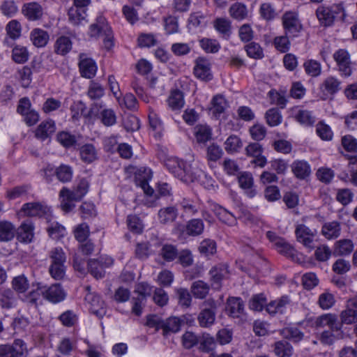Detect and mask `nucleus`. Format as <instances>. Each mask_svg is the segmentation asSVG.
I'll return each instance as SVG.
<instances>
[{"mask_svg":"<svg viewBox=\"0 0 357 357\" xmlns=\"http://www.w3.org/2000/svg\"><path fill=\"white\" fill-rule=\"evenodd\" d=\"M275 249L281 254L291 258L298 263L302 262L301 255L297 250L284 239L279 240L275 246Z\"/></svg>","mask_w":357,"mask_h":357,"instance_id":"21","label":"nucleus"},{"mask_svg":"<svg viewBox=\"0 0 357 357\" xmlns=\"http://www.w3.org/2000/svg\"><path fill=\"white\" fill-rule=\"evenodd\" d=\"M167 102L172 111H180L185 105L183 93L178 89L172 90L167 99Z\"/></svg>","mask_w":357,"mask_h":357,"instance_id":"26","label":"nucleus"},{"mask_svg":"<svg viewBox=\"0 0 357 357\" xmlns=\"http://www.w3.org/2000/svg\"><path fill=\"white\" fill-rule=\"evenodd\" d=\"M66 296L64 290L59 284H54L49 287L43 285V298L52 303L63 301Z\"/></svg>","mask_w":357,"mask_h":357,"instance_id":"13","label":"nucleus"},{"mask_svg":"<svg viewBox=\"0 0 357 357\" xmlns=\"http://www.w3.org/2000/svg\"><path fill=\"white\" fill-rule=\"evenodd\" d=\"M316 133L324 141H331L333 137L331 128L324 121L317 123L316 125Z\"/></svg>","mask_w":357,"mask_h":357,"instance_id":"53","label":"nucleus"},{"mask_svg":"<svg viewBox=\"0 0 357 357\" xmlns=\"http://www.w3.org/2000/svg\"><path fill=\"white\" fill-rule=\"evenodd\" d=\"M341 223L337 220L326 222L321 227V234L327 240L336 239L340 236Z\"/></svg>","mask_w":357,"mask_h":357,"instance_id":"19","label":"nucleus"},{"mask_svg":"<svg viewBox=\"0 0 357 357\" xmlns=\"http://www.w3.org/2000/svg\"><path fill=\"white\" fill-rule=\"evenodd\" d=\"M81 160L86 163H91L98 158V151L94 145L86 144L79 148Z\"/></svg>","mask_w":357,"mask_h":357,"instance_id":"35","label":"nucleus"},{"mask_svg":"<svg viewBox=\"0 0 357 357\" xmlns=\"http://www.w3.org/2000/svg\"><path fill=\"white\" fill-rule=\"evenodd\" d=\"M89 270L91 274L96 278H102L105 276L104 266L97 259H90L88 261Z\"/></svg>","mask_w":357,"mask_h":357,"instance_id":"62","label":"nucleus"},{"mask_svg":"<svg viewBox=\"0 0 357 357\" xmlns=\"http://www.w3.org/2000/svg\"><path fill=\"white\" fill-rule=\"evenodd\" d=\"M352 301H347L346 308L340 314L341 328L343 324L350 325L357 322V307L352 306Z\"/></svg>","mask_w":357,"mask_h":357,"instance_id":"23","label":"nucleus"},{"mask_svg":"<svg viewBox=\"0 0 357 357\" xmlns=\"http://www.w3.org/2000/svg\"><path fill=\"white\" fill-rule=\"evenodd\" d=\"M50 236L53 239H59L66 235V229L56 222L50 224L47 228Z\"/></svg>","mask_w":357,"mask_h":357,"instance_id":"61","label":"nucleus"},{"mask_svg":"<svg viewBox=\"0 0 357 357\" xmlns=\"http://www.w3.org/2000/svg\"><path fill=\"white\" fill-rule=\"evenodd\" d=\"M228 107L225 98L220 95L215 96L212 100V107L211 111L215 116H220L224 113Z\"/></svg>","mask_w":357,"mask_h":357,"instance_id":"47","label":"nucleus"},{"mask_svg":"<svg viewBox=\"0 0 357 357\" xmlns=\"http://www.w3.org/2000/svg\"><path fill=\"white\" fill-rule=\"evenodd\" d=\"M89 36L96 38L102 37L103 44L107 50H110L114 45L112 31L103 16H98L96 22L90 26Z\"/></svg>","mask_w":357,"mask_h":357,"instance_id":"3","label":"nucleus"},{"mask_svg":"<svg viewBox=\"0 0 357 357\" xmlns=\"http://www.w3.org/2000/svg\"><path fill=\"white\" fill-rule=\"evenodd\" d=\"M282 23L285 34L291 38L299 36L303 25L296 13L291 11L284 13L282 17Z\"/></svg>","mask_w":357,"mask_h":357,"instance_id":"5","label":"nucleus"},{"mask_svg":"<svg viewBox=\"0 0 357 357\" xmlns=\"http://www.w3.org/2000/svg\"><path fill=\"white\" fill-rule=\"evenodd\" d=\"M56 131V125L51 119L42 121L35 130V137L42 141L50 137Z\"/></svg>","mask_w":357,"mask_h":357,"instance_id":"22","label":"nucleus"},{"mask_svg":"<svg viewBox=\"0 0 357 357\" xmlns=\"http://www.w3.org/2000/svg\"><path fill=\"white\" fill-rule=\"evenodd\" d=\"M22 13L29 20H36L42 16L43 9L38 3L31 2L24 5Z\"/></svg>","mask_w":357,"mask_h":357,"instance_id":"34","label":"nucleus"},{"mask_svg":"<svg viewBox=\"0 0 357 357\" xmlns=\"http://www.w3.org/2000/svg\"><path fill=\"white\" fill-rule=\"evenodd\" d=\"M85 301L89 305V309L91 313L96 314L99 318H102L105 314V303L100 296L89 292L85 296Z\"/></svg>","mask_w":357,"mask_h":357,"instance_id":"12","label":"nucleus"},{"mask_svg":"<svg viewBox=\"0 0 357 357\" xmlns=\"http://www.w3.org/2000/svg\"><path fill=\"white\" fill-rule=\"evenodd\" d=\"M105 95V88L98 82L91 81L88 87L87 96L91 100H98Z\"/></svg>","mask_w":357,"mask_h":357,"instance_id":"54","label":"nucleus"},{"mask_svg":"<svg viewBox=\"0 0 357 357\" xmlns=\"http://www.w3.org/2000/svg\"><path fill=\"white\" fill-rule=\"evenodd\" d=\"M215 30L222 35L223 38H228L231 33V21L225 17L217 18L213 23Z\"/></svg>","mask_w":357,"mask_h":357,"instance_id":"40","label":"nucleus"},{"mask_svg":"<svg viewBox=\"0 0 357 357\" xmlns=\"http://www.w3.org/2000/svg\"><path fill=\"white\" fill-rule=\"evenodd\" d=\"M33 289L29 293L24 294L22 298V301L27 305L37 307L42 303L41 296L43 297V285L37 283L35 286L33 284Z\"/></svg>","mask_w":357,"mask_h":357,"instance_id":"17","label":"nucleus"},{"mask_svg":"<svg viewBox=\"0 0 357 357\" xmlns=\"http://www.w3.org/2000/svg\"><path fill=\"white\" fill-rule=\"evenodd\" d=\"M196 139L199 143H205L211 138V130L207 126L199 125L195 128Z\"/></svg>","mask_w":357,"mask_h":357,"instance_id":"57","label":"nucleus"},{"mask_svg":"<svg viewBox=\"0 0 357 357\" xmlns=\"http://www.w3.org/2000/svg\"><path fill=\"white\" fill-rule=\"evenodd\" d=\"M56 139L58 142L66 148L72 147L77 142L75 135L64 131L59 132L57 134Z\"/></svg>","mask_w":357,"mask_h":357,"instance_id":"64","label":"nucleus"},{"mask_svg":"<svg viewBox=\"0 0 357 357\" xmlns=\"http://www.w3.org/2000/svg\"><path fill=\"white\" fill-rule=\"evenodd\" d=\"M178 216V209L175 206H167L161 208L158 213V220L161 224L173 222Z\"/></svg>","mask_w":357,"mask_h":357,"instance_id":"31","label":"nucleus"},{"mask_svg":"<svg viewBox=\"0 0 357 357\" xmlns=\"http://www.w3.org/2000/svg\"><path fill=\"white\" fill-rule=\"evenodd\" d=\"M274 352L278 357H290L293 348L287 341H278L275 343Z\"/></svg>","mask_w":357,"mask_h":357,"instance_id":"51","label":"nucleus"},{"mask_svg":"<svg viewBox=\"0 0 357 357\" xmlns=\"http://www.w3.org/2000/svg\"><path fill=\"white\" fill-rule=\"evenodd\" d=\"M49 211L50 209L46 206H43L38 202H30L24 204L20 213L24 216L41 217L47 214Z\"/></svg>","mask_w":357,"mask_h":357,"instance_id":"20","label":"nucleus"},{"mask_svg":"<svg viewBox=\"0 0 357 357\" xmlns=\"http://www.w3.org/2000/svg\"><path fill=\"white\" fill-rule=\"evenodd\" d=\"M306 74L312 77H317L321 73V64L314 59H308L303 63Z\"/></svg>","mask_w":357,"mask_h":357,"instance_id":"46","label":"nucleus"},{"mask_svg":"<svg viewBox=\"0 0 357 357\" xmlns=\"http://www.w3.org/2000/svg\"><path fill=\"white\" fill-rule=\"evenodd\" d=\"M201 47L207 53H216L220 49V45L218 40L204 38L199 40Z\"/></svg>","mask_w":357,"mask_h":357,"instance_id":"60","label":"nucleus"},{"mask_svg":"<svg viewBox=\"0 0 357 357\" xmlns=\"http://www.w3.org/2000/svg\"><path fill=\"white\" fill-rule=\"evenodd\" d=\"M33 223L29 220L22 223L18 229L19 239L25 243H30L33 238Z\"/></svg>","mask_w":357,"mask_h":357,"instance_id":"39","label":"nucleus"},{"mask_svg":"<svg viewBox=\"0 0 357 357\" xmlns=\"http://www.w3.org/2000/svg\"><path fill=\"white\" fill-rule=\"evenodd\" d=\"M343 331H333L332 330H324L317 335L318 340L324 345H332L336 340L343 337Z\"/></svg>","mask_w":357,"mask_h":357,"instance_id":"30","label":"nucleus"},{"mask_svg":"<svg viewBox=\"0 0 357 357\" xmlns=\"http://www.w3.org/2000/svg\"><path fill=\"white\" fill-rule=\"evenodd\" d=\"M333 57L340 75L345 77H349L352 74V68L349 52L345 49H339L333 53Z\"/></svg>","mask_w":357,"mask_h":357,"instance_id":"7","label":"nucleus"},{"mask_svg":"<svg viewBox=\"0 0 357 357\" xmlns=\"http://www.w3.org/2000/svg\"><path fill=\"white\" fill-rule=\"evenodd\" d=\"M73 168L68 165L61 164L56 169V178L62 183L70 182L73 178Z\"/></svg>","mask_w":357,"mask_h":357,"instance_id":"48","label":"nucleus"},{"mask_svg":"<svg viewBox=\"0 0 357 357\" xmlns=\"http://www.w3.org/2000/svg\"><path fill=\"white\" fill-rule=\"evenodd\" d=\"M91 110L96 112L101 123L105 126H112L116 123V114L112 108H108L103 102H95Z\"/></svg>","mask_w":357,"mask_h":357,"instance_id":"8","label":"nucleus"},{"mask_svg":"<svg viewBox=\"0 0 357 357\" xmlns=\"http://www.w3.org/2000/svg\"><path fill=\"white\" fill-rule=\"evenodd\" d=\"M290 303V299L287 296H283L280 298L271 301L266 305V311L271 314L278 313L282 314Z\"/></svg>","mask_w":357,"mask_h":357,"instance_id":"28","label":"nucleus"},{"mask_svg":"<svg viewBox=\"0 0 357 357\" xmlns=\"http://www.w3.org/2000/svg\"><path fill=\"white\" fill-rule=\"evenodd\" d=\"M354 244L351 239L343 238L337 241L333 245V253L336 256H347L354 250Z\"/></svg>","mask_w":357,"mask_h":357,"instance_id":"29","label":"nucleus"},{"mask_svg":"<svg viewBox=\"0 0 357 357\" xmlns=\"http://www.w3.org/2000/svg\"><path fill=\"white\" fill-rule=\"evenodd\" d=\"M293 117L301 125L305 126H310L315 122V116L312 112L301 109L298 107L292 109Z\"/></svg>","mask_w":357,"mask_h":357,"instance_id":"25","label":"nucleus"},{"mask_svg":"<svg viewBox=\"0 0 357 357\" xmlns=\"http://www.w3.org/2000/svg\"><path fill=\"white\" fill-rule=\"evenodd\" d=\"M15 227L10 222L6 220L0 222V241H11L15 235Z\"/></svg>","mask_w":357,"mask_h":357,"instance_id":"41","label":"nucleus"},{"mask_svg":"<svg viewBox=\"0 0 357 357\" xmlns=\"http://www.w3.org/2000/svg\"><path fill=\"white\" fill-rule=\"evenodd\" d=\"M242 146L241 139L234 135H230L225 142V149L229 153L238 152Z\"/></svg>","mask_w":357,"mask_h":357,"instance_id":"52","label":"nucleus"},{"mask_svg":"<svg viewBox=\"0 0 357 357\" xmlns=\"http://www.w3.org/2000/svg\"><path fill=\"white\" fill-rule=\"evenodd\" d=\"M204 229V224L201 219L195 218L189 220L185 225V231L190 236L201 235Z\"/></svg>","mask_w":357,"mask_h":357,"instance_id":"38","label":"nucleus"},{"mask_svg":"<svg viewBox=\"0 0 357 357\" xmlns=\"http://www.w3.org/2000/svg\"><path fill=\"white\" fill-rule=\"evenodd\" d=\"M160 255L165 261H172L178 257V251L174 245L165 244L162 245Z\"/></svg>","mask_w":357,"mask_h":357,"instance_id":"63","label":"nucleus"},{"mask_svg":"<svg viewBox=\"0 0 357 357\" xmlns=\"http://www.w3.org/2000/svg\"><path fill=\"white\" fill-rule=\"evenodd\" d=\"M226 312L233 319H238L239 321L245 319L244 303L239 297H229L226 303Z\"/></svg>","mask_w":357,"mask_h":357,"instance_id":"9","label":"nucleus"},{"mask_svg":"<svg viewBox=\"0 0 357 357\" xmlns=\"http://www.w3.org/2000/svg\"><path fill=\"white\" fill-rule=\"evenodd\" d=\"M238 183L248 197L253 198L257 195V190L254 188V178L250 172L240 173L238 176Z\"/></svg>","mask_w":357,"mask_h":357,"instance_id":"16","label":"nucleus"},{"mask_svg":"<svg viewBox=\"0 0 357 357\" xmlns=\"http://www.w3.org/2000/svg\"><path fill=\"white\" fill-rule=\"evenodd\" d=\"M290 38L289 36L285 33L283 36H276L273 40L275 49L282 53L287 52L291 46Z\"/></svg>","mask_w":357,"mask_h":357,"instance_id":"59","label":"nucleus"},{"mask_svg":"<svg viewBox=\"0 0 357 357\" xmlns=\"http://www.w3.org/2000/svg\"><path fill=\"white\" fill-rule=\"evenodd\" d=\"M312 326L316 328L328 327V330L333 331H340L341 329V324H340L337 315L332 313L324 314L317 317Z\"/></svg>","mask_w":357,"mask_h":357,"instance_id":"10","label":"nucleus"},{"mask_svg":"<svg viewBox=\"0 0 357 357\" xmlns=\"http://www.w3.org/2000/svg\"><path fill=\"white\" fill-rule=\"evenodd\" d=\"M215 311L212 309L202 308L197 317L199 326L202 328L211 326L215 322Z\"/></svg>","mask_w":357,"mask_h":357,"instance_id":"32","label":"nucleus"},{"mask_svg":"<svg viewBox=\"0 0 357 357\" xmlns=\"http://www.w3.org/2000/svg\"><path fill=\"white\" fill-rule=\"evenodd\" d=\"M79 59V69L82 77L86 79L93 78L98 70L95 61L85 54H80Z\"/></svg>","mask_w":357,"mask_h":357,"instance_id":"11","label":"nucleus"},{"mask_svg":"<svg viewBox=\"0 0 357 357\" xmlns=\"http://www.w3.org/2000/svg\"><path fill=\"white\" fill-rule=\"evenodd\" d=\"M72 48V42L68 37L61 36L59 37L54 44L55 52L65 55L70 52Z\"/></svg>","mask_w":357,"mask_h":357,"instance_id":"49","label":"nucleus"},{"mask_svg":"<svg viewBox=\"0 0 357 357\" xmlns=\"http://www.w3.org/2000/svg\"><path fill=\"white\" fill-rule=\"evenodd\" d=\"M229 274L228 267L226 264H218L211 268L209 275L212 284H216V288L220 287V282Z\"/></svg>","mask_w":357,"mask_h":357,"instance_id":"27","label":"nucleus"},{"mask_svg":"<svg viewBox=\"0 0 357 357\" xmlns=\"http://www.w3.org/2000/svg\"><path fill=\"white\" fill-rule=\"evenodd\" d=\"M89 184L87 180L81 179L73 190L63 188L60 192L61 207L66 212H69L75 207L73 202L80 201L88 192Z\"/></svg>","mask_w":357,"mask_h":357,"instance_id":"2","label":"nucleus"},{"mask_svg":"<svg viewBox=\"0 0 357 357\" xmlns=\"http://www.w3.org/2000/svg\"><path fill=\"white\" fill-rule=\"evenodd\" d=\"M280 334L294 342H299L304 337V333L296 327H288L283 328Z\"/></svg>","mask_w":357,"mask_h":357,"instance_id":"50","label":"nucleus"},{"mask_svg":"<svg viewBox=\"0 0 357 357\" xmlns=\"http://www.w3.org/2000/svg\"><path fill=\"white\" fill-rule=\"evenodd\" d=\"M15 305L16 298L11 289H5L0 294V305L2 308L10 309Z\"/></svg>","mask_w":357,"mask_h":357,"instance_id":"44","label":"nucleus"},{"mask_svg":"<svg viewBox=\"0 0 357 357\" xmlns=\"http://www.w3.org/2000/svg\"><path fill=\"white\" fill-rule=\"evenodd\" d=\"M194 74L196 77L208 81L212 79L211 63L208 60L203 57H199L195 60Z\"/></svg>","mask_w":357,"mask_h":357,"instance_id":"14","label":"nucleus"},{"mask_svg":"<svg viewBox=\"0 0 357 357\" xmlns=\"http://www.w3.org/2000/svg\"><path fill=\"white\" fill-rule=\"evenodd\" d=\"M316 15L320 24L324 26H331L336 18L344 20L345 13L342 4H335L331 6H319Z\"/></svg>","mask_w":357,"mask_h":357,"instance_id":"4","label":"nucleus"},{"mask_svg":"<svg viewBox=\"0 0 357 357\" xmlns=\"http://www.w3.org/2000/svg\"><path fill=\"white\" fill-rule=\"evenodd\" d=\"M317 234V229H310L304 224L297 225L295 229V235L297 241L310 251H312L315 248L314 238Z\"/></svg>","mask_w":357,"mask_h":357,"instance_id":"6","label":"nucleus"},{"mask_svg":"<svg viewBox=\"0 0 357 357\" xmlns=\"http://www.w3.org/2000/svg\"><path fill=\"white\" fill-rule=\"evenodd\" d=\"M13 289L18 294H25L29 288V282L24 275L15 277L11 282Z\"/></svg>","mask_w":357,"mask_h":357,"instance_id":"45","label":"nucleus"},{"mask_svg":"<svg viewBox=\"0 0 357 357\" xmlns=\"http://www.w3.org/2000/svg\"><path fill=\"white\" fill-rule=\"evenodd\" d=\"M165 165L170 173L184 183H192L199 176L197 168L176 158H168Z\"/></svg>","mask_w":357,"mask_h":357,"instance_id":"1","label":"nucleus"},{"mask_svg":"<svg viewBox=\"0 0 357 357\" xmlns=\"http://www.w3.org/2000/svg\"><path fill=\"white\" fill-rule=\"evenodd\" d=\"M291 169L294 176L300 180L306 179L312 173L311 166L305 160H296L291 165Z\"/></svg>","mask_w":357,"mask_h":357,"instance_id":"18","label":"nucleus"},{"mask_svg":"<svg viewBox=\"0 0 357 357\" xmlns=\"http://www.w3.org/2000/svg\"><path fill=\"white\" fill-rule=\"evenodd\" d=\"M49 38L47 32L41 29H34L30 34L31 40L37 47H45L48 43Z\"/></svg>","mask_w":357,"mask_h":357,"instance_id":"36","label":"nucleus"},{"mask_svg":"<svg viewBox=\"0 0 357 357\" xmlns=\"http://www.w3.org/2000/svg\"><path fill=\"white\" fill-rule=\"evenodd\" d=\"M230 16L236 20H243L248 17V11L245 4L234 3L229 9Z\"/></svg>","mask_w":357,"mask_h":357,"instance_id":"42","label":"nucleus"},{"mask_svg":"<svg viewBox=\"0 0 357 357\" xmlns=\"http://www.w3.org/2000/svg\"><path fill=\"white\" fill-rule=\"evenodd\" d=\"M86 17V11L82 8L72 6L68 10L69 20L75 25H77L84 20Z\"/></svg>","mask_w":357,"mask_h":357,"instance_id":"58","label":"nucleus"},{"mask_svg":"<svg viewBox=\"0 0 357 357\" xmlns=\"http://www.w3.org/2000/svg\"><path fill=\"white\" fill-rule=\"evenodd\" d=\"M335 296L328 291H324V293L321 294L319 296V306L324 310L331 309L335 305Z\"/></svg>","mask_w":357,"mask_h":357,"instance_id":"55","label":"nucleus"},{"mask_svg":"<svg viewBox=\"0 0 357 357\" xmlns=\"http://www.w3.org/2000/svg\"><path fill=\"white\" fill-rule=\"evenodd\" d=\"M342 89V82L335 76H327L321 82L320 89L328 95H334Z\"/></svg>","mask_w":357,"mask_h":357,"instance_id":"24","label":"nucleus"},{"mask_svg":"<svg viewBox=\"0 0 357 357\" xmlns=\"http://www.w3.org/2000/svg\"><path fill=\"white\" fill-rule=\"evenodd\" d=\"M214 212L216 216L219 218L220 221L222 222L232 226L236 224V217L229 211L225 209V208L217 206L214 208Z\"/></svg>","mask_w":357,"mask_h":357,"instance_id":"43","label":"nucleus"},{"mask_svg":"<svg viewBox=\"0 0 357 357\" xmlns=\"http://www.w3.org/2000/svg\"><path fill=\"white\" fill-rule=\"evenodd\" d=\"M182 320L176 317H172L163 320L162 334L166 336L169 333H175L180 331Z\"/></svg>","mask_w":357,"mask_h":357,"instance_id":"37","label":"nucleus"},{"mask_svg":"<svg viewBox=\"0 0 357 357\" xmlns=\"http://www.w3.org/2000/svg\"><path fill=\"white\" fill-rule=\"evenodd\" d=\"M210 286L202 280H197L192 282L190 291L195 298L204 299L208 294Z\"/></svg>","mask_w":357,"mask_h":357,"instance_id":"33","label":"nucleus"},{"mask_svg":"<svg viewBox=\"0 0 357 357\" xmlns=\"http://www.w3.org/2000/svg\"><path fill=\"white\" fill-rule=\"evenodd\" d=\"M29 52L26 47L16 45L12 51V58L15 63H24L29 59Z\"/></svg>","mask_w":357,"mask_h":357,"instance_id":"56","label":"nucleus"},{"mask_svg":"<svg viewBox=\"0 0 357 357\" xmlns=\"http://www.w3.org/2000/svg\"><path fill=\"white\" fill-rule=\"evenodd\" d=\"M152 178V172L149 168H143L139 170L135 177L136 185L139 186L147 195L151 196L154 190L149 185V181Z\"/></svg>","mask_w":357,"mask_h":357,"instance_id":"15","label":"nucleus"}]
</instances>
